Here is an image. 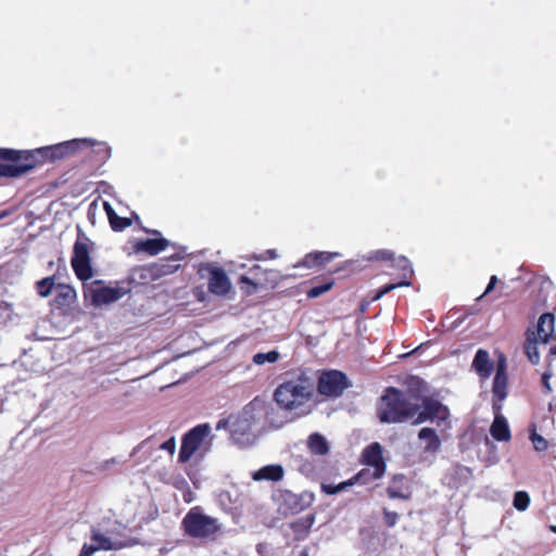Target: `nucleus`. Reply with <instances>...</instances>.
Masks as SVG:
<instances>
[{
    "label": "nucleus",
    "mask_w": 556,
    "mask_h": 556,
    "mask_svg": "<svg viewBox=\"0 0 556 556\" xmlns=\"http://www.w3.org/2000/svg\"><path fill=\"white\" fill-rule=\"evenodd\" d=\"M419 404L412 402L403 391L389 387L379 399L377 417L382 424H401L415 417Z\"/></svg>",
    "instance_id": "obj_1"
},
{
    "label": "nucleus",
    "mask_w": 556,
    "mask_h": 556,
    "mask_svg": "<svg viewBox=\"0 0 556 556\" xmlns=\"http://www.w3.org/2000/svg\"><path fill=\"white\" fill-rule=\"evenodd\" d=\"M314 394L313 379L302 372L296 378L279 384L274 392V399L280 408L291 412L309 402Z\"/></svg>",
    "instance_id": "obj_2"
},
{
    "label": "nucleus",
    "mask_w": 556,
    "mask_h": 556,
    "mask_svg": "<svg viewBox=\"0 0 556 556\" xmlns=\"http://www.w3.org/2000/svg\"><path fill=\"white\" fill-rule=\"evenodd\" d=\"M90 148V139L81 138V139H72L67 141H63L56 144L46 146L41 148H37L34 150H27L31 152L35 161V168L38 165L45 164L47 162H56L64 159H67L79 151H84V149Z\"/></svg>",
    "instance_id": "obj_3"
},
{
    "label": "nucleus",
    "mask_w": 556,
    "mask_h": 556,
    "mask_svg": "<svg viewBox=\"0 0 556 556\" xmlns=\"http://www.w3.org/2000/svg\"><path fill=\"white\" fill-rule=\"evenodd\" d=\"M35 168V161L31 152L0 148V177L18 178Z\"/></svg>",
    "instance_id": "obj_4"
},
{
    "label": "nucleus",
    "mask_w": 556,
    "mask_h": 556,
    "mask_svg": "<svg viewBox=\"0 0 556 556\" xmlns=\"http://www.w3.org/2000/svg\"><path fill=\"white\" fill-rule=\"evenodd\" d=\"M181 526L185 534L193 539H215L222 530L218 520L203 514L198 506L186 514Z\"/></svg>",
    "instance_id": "obj_5"
},
{
    "label": "nucleus",
    "mask_w": 556,
    "mask_h": 556,
    "mask_svg": "<svg viewBox=\"0 0 556 556\" xmlns=\"http://www.w3.org/2000/svg\"><path fill=\"white\" fill-rule=\"evenodd\" d=\"M351 386L348 376L336 369L323 370L317 379L316 390L326 397H339Z\"/></svg>",
    "instance_id": "obj_6"
},
{
    "label": "nucleus",
    "mask_w": 556,
    "mask_h": 556,
    "mask_svg": "<svg viewBox=\"0 0 556 556\" xmlns=\"http://www.w3.org/2000/svg\"><path fill=\"white\" fill-rule=\"evenodd\" d=\"M129 290L121 287H106L102 280H93L84 286V295L88 298L92 305L101 306L118 301L126 295Z\"/></svg>",
    "instance_id": "obj_7"
},
{
    "label": "nucleus",
    "mask_w": 556,
    "mask_h": 556,
    "mask_svg": "<svg viewBox=\"0 0 556 556\" xmlns=\"http://www.w3.org/2000/svg\"><path fill=\"white\" fill-rule=\"evenodd\" d=\"M374 258L376 261H392V262H395L396 264H394L393 266H396V267H399L401 269V275H402V278H403L400 282L388 283V285L382 286L377 291L376 295L372 298L374 301L379 300L384 294L391 292L392 290H394V289H396L399 287L409 286V283H410L409 279L412 277L413 269L410 267L409 261L405 256H401V257L395 260L393 252H391L389 250H379V251L375 252Z\"/></svg>",
    "instance_id": "obj_8"
},
{
    "label": "nucleus",
    "mask_w": 556,
    "mask_h": 556,
    "mask_svg": "<svg viewBox=\"0 0 556 556\" xmlns=\"http://www.w3.org/2000/svg\"><path fill=\"white\" fill-rule=\"evenodd\" d=\"M450 418V409L446 405L431 396H425L419 404V410L415 415L413 425L427 421H446Z\"/></svg>",
    "instance_id": "obj_9"
},
{
    "label": "nucleus",
    "mask_w": 556,
    "mask_h": 556,
    "mask_svg": "<svg viewBox=\"0 0 556 556\" xmlns=\"http://www.w3.org/2000/svg\"><path fill=\"white\" fill-rule=\"evenodd\" d=\"M72 268L80 281H88L93 277L90 251L87 242L76 240L73 247V256L71 258Z\"/></svg>",
    "instance_id": "obj_10"
},
{
    "label": "nucleus",
    "mask_w": 556,
    "mask_h": 556,
    "mask_svg": "<svg viewBox=\"0 0 556 556\" xmlns=\"http://www.w3.org/2000/svg\"><path fill=\"white\" fill-rule=\"evenodd\" d=\"M211 428L208 424H201L189 430L181 440L179 451V462H188L197 450L201 446L203 441L208 437Z\"/></svg>",
    "instance_id": "obj_11"
},
{
    "label": "nucleus",
    "mask_w": 556,
    "mask_h": 556,
    "mask_svg": "<svg viewBox=\"0 0 556 556\" xmlns=\"http://www.w3.org/2000/svg\"><path fill=\"white\" fill-rule=\"evenodd\" d=\"M382 453V446L378 442H372L362 453V463L375 469V477H383L386 473L387 466Z\"/></svg>",
    "instance_id": "obj_12"
},
{
    "label": "nucleus",
    "mask_w": 556,
    "mask_h": 556,
    "mask_svg": "<svg viewBox=\"0 0 556 556\" xmlns=\"http://www.w3.org/2000/svg\"><path fill=\"white\" fill-rule=\"evenodd\" d=\"M207 287L212 294L224 296L230 291L231 282L223 268L210 267Z\"/></svg>",
    "instance_id": "obj_13"
},
{
    "label": "nucleus",
    "mask_w": 556,
    "mask_h": 556,
    "mask_svg": "<svg viewBox=\"0 0 556 556\" xmlns=\"http://www.w3.org/2000/svg\"><path fill=\"white\" fill-rule=\"evenodd\" d=\"M507 362L502 354L496 364V371L493 379L492 392L498 401H503L507 396Z\"/></svg>",
    "instance_id": "obj_14"
},
{
    "label": "nucleus",
    "mask_w": 556,
    "mask_h": 556,
    "mask_svg": "<svg viewBox=\"0 0 556 556\" xmlns=\"http://www.w3.org/2000/svg\"><path fill=\"white\" fill-rule=\"evenodd\" d=\"M494 420L490 427L491 437L498 442H508L511 439V432L507 419L500 413L501 406L493 405Z\"/></svg>",
    "instance_id": "obj_15"
},
{
    "label": "nucleus",
    "mask_w": 556,
    "mask_h": 556,
    "mask_svg": "<svg viewBox=\"0 0 556 556\" xmlns=\"http://www.w3.org/2000/svg\"><path fill=\"white\" fill-rule=\"evenodd\" d=\"M153 264L136 266L128 275V283L132 286H147L157 280Z\"/></svg>",
    "instance_id": "obj_16"
},
{
    "label": "nucleus",
    "mask_w": 556,
    "mask_h": 556,
    "mask_svg": "<svg viewBox=\"0 0 556 556\" xmlns=\"http://www.w3.org/2000/svg\"><path fill=\"white\" fill-rule=\"evenodd\" d=\"M338 255V253H330L324 251L311 252L307 253L302 258V261L295 264L294 267L321 268Z\"/></svg>",
    "instance_id": "obj_17"
},
{
    "label": "nucleus",
    "mask_w": 556,
    "mask_h": 556,
    "mask_svg": "<svg viewBox=\"0 0 556 556\" xmlns=\"http://www.w3.org/2000/svg\"><path fill=\"white\" fill-rule=\"evenodd\" d=\"M471 367L481 379H488L494 369V364L486 350L479 349L476 352Z\"/></svg>",
    "instance_id": "obj_18"
},
{
    "label": "nucleus",
    "mask_w": 556,
    "mask_h": 556,
    "mask_svg": "<svg viewBox=\"0 0 556 556\" xmlns=\"http://www.w3.org/2000/svg\"><path fill=\"white\" fill-rule=\"evenodd\" d=\"M387 494L390 498L409 500L412 493L404 475H395L391 479L390 485L387 488Z\"/></svg>",
    "instance_id": "obj_19"
},
{
    "label": "nucleus",
    "mask_w": 556,
    "mask_h": 556,
    "mask_svg": "<svg viewBox=\"0 0 556 556\" xmlns=\"http://www.w3.org/2000/svg\"><path fill=\"white\" fill-rule=\"evenodd\" d=\"M168 244V240L164 238L138 240L134 244V250L137 253L143 252L153 256L164 251Z\"/></svg>",
    "instance_id": "obj_20"
},
{
    "label": "nucleus",
    "mask_w": 556,
    "mask_h": 556,
    "mask_svg": "<svg viewBox=\"0 0 556 556\" xmlns=\"http://www.w3.org/2000/svg\"><path fill=\"white\" fill-rule=\"evenodd\" d=\"M555 316L552 313H544L540 316L536 325L535 338L541 343H547L554 332Z\"/></svg>",
    "instance_id": "obj_21"
},
{
    "label": "nucleus",
    "mask_w": 556,
    "mask_h": 556,
    "mask_svg": "<svg viewBox=\"0 0 556 556\" xmlns=\"http://www.w3.org/2000/svg\"><path fill=\"white\" fill-rule=\"evenodd\" d=\"M315 514H308L290 522V529L293 531L294 539L296 541H302L308 535L313 525L315 523Z\"/></svg>",
    "instance_id": "obj_22"
},
{
    "label": "nucleus",
    "mask_w": 556,
    "mask_h": 556,
    "mask_svg": "<svg viewBox=\"0 0 556 556\" xmlns=\"http://www.w3.org/2000/svg\"><path fill=\"white\" fill-rule=\"evenodd\" d=\"M311 496L299 495L291 492H287L283 495V502L290 514L295 515L303 511L311 504Z\"/></svg>",
    "instance_id": "obj_23"
},
{
    "label": "nucleus",
    "mask_w": 556,
    "mask_h": 556,
    "mask_svg": "<svg viewBox=\"0 0 556 556\" xmlns=\"http://www.w3.org/2000/svg\"><path fill=\"white\" fill-rule=\"evenodd\" d=\"M103 208L106 213L110 226L113 231L121 232L132 225V219L129 217H121L109 202L103 203Z\"/></svg>",
    "instance_id": "obj_24"
},
{
    "label": "nucleus",
    "mask_w": 556,
    "mask_h": 556,
    "mask_svg": "<svg viewBox=\"0 0 556 556\" xmlns=\"http://www.w3.org/2000/svg\"><path fill=\"white\" fill-rule=\"evenodd\" d=\"M91 541L94 542L99 551H117L128 546L127 543L122 541H113L110 536L101 533L98 530H91Z\"/></svg>",
    "instance_id": "obj_25"
},
{
    "label": "nucleus",
    "mask_w": 556,
    "mask_h": 556,
    "mask_svg": "<svg viewBox=\"0 0 556 556\" xmlns=\"http://www.w3.org/2000/svg\"><path fill=\"white\" fill-rule=\"evenodd\" d=\"M252 477L255 481H280L283 478V468L281 465H267L256 470Z\"/></svg>",
    "instance_id": "obj_26"
},
{
    "label": "nucleus",
    "mask_w": 556,
    "mask_h": 556,
    "mask_svg": "<svg viewBox=\"0 0 556 556\" xmlns=\"http://www.w3.org/2000/svg\"><path fill=\"white\" fill-rule=\"evenodd\" d=\"M418 438L426 441L424 450L427 453H437L441 447V440L433 428H421L418 432Z\"/></svg>",
    "instance_id": "obj_27"
},
{
    "label": "nucleus",
    "mask_w": 556,
    "mask_h": 556,
    "mask_svg": "<svg viewBox=\"0 0 556 556\" xmlns=\"http://www.w3.org/2000/svg\"><path fill=\"white\" fill-rule=\"evenodd\" d=\"M88 151L86 157L93 159L98 164L105 163L111 156V148L103 142H94L90 140V148L85 149Z\"/></svg>",
    "instance_id": "obj_28"
},
{
    "label": "nucleus",
    "mask_w": 556,
    "mask_h": 556,
    "mask_svg": "<svg viewBox=\"0 0 556 556\" xmlns=\"http://www.w3.org/2000/svg\"><path fill=\"white\" fill-rule=\"evenodd\" d=\"M179 261L180 257L178 255H174L169 258L161 260L157 263H152L157 279L177 271L178 268L180 267V264H178Z\"/></svg>",
    "instance_id": "obj_29"
},
{
    "label": "nucleus",
    "mask_w": 556,
    "mask_h": 556,
    "mask_svg": "<svg viewBox=\"0 0 556 556\" xmlns=\"http://www.w3.org/2000/svg\"><path fill=\"white\" fill-rule=\"evenodd\" d=\"M307 446L312 454L324 456L329 452V444L320 433H312L307 440Z\"/></svg>",
    "instance_id": "obj_30"
},
{
    "label": "nucleus",
    "mask_w": 556,
    "mask_h": 556,
    "mask_svg": "<svg viewBox=\"0 0 556 556\" xmlns=\"http://www.w3.org/2000/svg\"><path fill=\"white\" fill-rule=\"evenodd\" d=\"M76 299V292L74 288L68 285L61 283L58 287V293L55 296V301L60 305L68 306Z\"/></svg>",
    "instance_id": "obj_31"
},
{
    "label": "nucleus",
    "mask_w": 556,
    "mask_h": 556,
    "mask_svg": "<svg viewBox=\"0 0 556 556\" xmlns=\"http://www.w3.org/2000/svg\"><path fill=\"white\" fill-rule=\"evenodd\" d=\"M539 342L540 340L535 338V333H532V337H528L525 342V354L533 365L540 363Z\"/></svg>",
    "instance_id": "obj_32"
},
{
    "label": "nucleus",
    "mask_w": 556,
    "mask_h": 556,
    "mask_svg": "<svg viewBox=\"0 0 556 556\" xmlns=\"http://www.w3.org/2000/svg\"><path fill=\"white\" fill-rule=\"evenodd\" d=\"M241 424V419L239 416L230 415L227 418H223L217 421L216 430H226L229 429L232 435H236L239 431L236 427Z\"/></svg>",
    "instance_id": "obj_33"
},
{
    "label": "nucleus",
    "mask_w": 556,
    "mask_h": 556,
    "mask_svg": "<svg viewBox=\"0 0 556 556\" xmlns=\"http://www.w3.org/2000/svg\"><path fill=\"white\" fill-rule=\"evenodd\" d=\"M375 469L372 470L370 468H364L361 471H358L355 476H353L350 481L352 482V485L355 483L359 484H367L371 481L378 480L381 477H375Z\"/></svg>",
    "instance_id": "obj_34"
},
{
    "label": "nucleus",
    "mask_w": 556,
    "mask_h": 556,
    "mask_svg": "<svg viewBox=\"0 0 556 556\" xmlns=\"http://www.w3.org/2000/svg\"><path fill=\"white\" fill-rule=\"evenodd\" d=\"M55 285V278L54 276L46 277L39 281L36 282V290L37 293L41 298H47L51 294V291Z\"/></svg>",
    "instance_id": "obj_35"
},
{
    "label": "nucleus",
    "mask_w": 556,
    "mask_h": 556,
    "mask_svg": "<svg viewBox=\"0 0 556 556\" xmlns=\"http://www.w3.org/2000/svg\"><path fill=\"white\" fill-rule=\"evenodd\" d=\"M298 470L306 477H313L316 473L314 460L309 458L299 457L296 459Z\"/></svg>",
    "instance_id": "obj_36"
},
{
    "label": "nucleus",
    "mask_w": 556,
    "mask_h": 556,
    "mask_svg": "<svg viewBox=\"0 0 556 556\" xmlns=\"http://www.w3.org/2000/svg\"><path fill=\"white\" fill-rule=\"evenodd\" d=\"M514 507L519 511H525L530 505V496L526 491H517L513 500Z\"/></svg>",
    "instance_id": "obj_37"
},
{
    "label": "nucleus",
    "mask_w": 556,
    "mask_h": 556,
    "mask_svg": "<svg viewBox=\"0 0 556 556\" xmlns=\"http://www.w3.org/2000/svg\"><path fill=\"white\" fill-rule=\"evenodd\" d=\"M279 359V353L275 350L267 353H256L253 356V363L256 365H263L265 363H276Z\"/></svg>",
    "instance_id": "obj_38"
},
{
    "label": "nucleus",
    "mask_w": 556,
    "mask_h": 556,
    "mask_svg": "<svg viewBox=\"0 0 556 556\" xmlns=\"http://www.w3.org/2000/svg\"><path fill=\"white\" fill-rule=\"evenodd\" d=\"M332 287H333V281H328V282H325V283H321V285L311 288L306 292V295L308 299H315V298H318L321 294L326 293L327 291H329Z\"/></svg>",
    "instance_id": "obj_39"
},
{
    "label": "nucleus",
    "mask_w": 556,
    "mask_h": 556,
    "mask_svg": "<svg viewBox=\"0 0 556 556\" xmlns=\"http://www.w3.org/2000/svg\"><path fill=\"white\" fill-rule=\"evenodd\" d=\"M351 485H352V482L350 481V479L346 481H343L337 485L323 483L321 491L326 494L333 495V494H337V493L345 490L348 486H351Z\"/></svg>",
    "instance_id": "obj_40"
},
{
    "label": "nucleus",
    "mask_w": 556,
    "mask_h": 556,
    "mask_svg": "<svg viewBox=\"0 0 556 556\" xmlns=\"http://www.w3.org/2000/svg\"><path fill=\"white\" fill-rule=\"evenodd\" d=\"M530 440L533 444L534 450L538 452H544L548 447L547 440L544 437H542L541 434L536 433L535 431H533L530 434Z\"/></svg>",
    "instance_id": "obj_41"
},
{
    "label": "nucleus",
    "mask_w": 556,
    "mask_h": 556,
    "mask_svg": "<svg viewBox=\"0 0 556 556\" xmlns=\"http://www.w3.org/2000/svg\"><path fill=\"white\" fill-rule=\"evenodd\" d=\"M382 514H383L384 523L390 528L394 527L400 518V516L396 511H391V510H388L387 508H383Z\"/></svg>",
    "instance_id": "obj_42"
},
{
    "label": "nucleus",
    "mask_w": 556,
    "mask_h": 556,
    "mask_svg": "<svg viewBox=\"0 0 556 556\" xmlns=\"http://www.w3.org/2000/svg\"><path fill=\"white\" fill-rule=\"evenodd\" d=\"M239 283L247 285L250 287V289L247 290L248 294H252V293L256 292L257 288H258L257 283H255L251 278H249L248 276H244V275H242L240 277Z\"/></svg>",
    "instance_id": "obj_43"
},
{
    "label": "nucleus",
    "mask_w": 556,
    "mask_h": 556,
    "mask_svg": "<svg viewBox=\"0 0 556 556\" xmlns=\"http://www.w3.org/2000/svg\"><path fill=\"white\" fill-rule=\"evenodd\" d=\"M98 551H99V547L97 545L85 543L83 545L78 556H92Z\"/></svg>",
    "instance_id": "obj_44"
},
{
    "label": "nucleus",
    "mask_w": 556,
    "mask_h": 556,
    "mask_svg": "<svg viewBox=\"0 0 556 556\" xmlns=\"http://www.w3.org/2000/svg\"><path fill=\"white\" fill-rule=\"evenodd\" d=\"M497 282H498L497 277L495 275H492L490 277V281H489L484 292L482 293V295L479 296V300L484 298V296H486V295H489L494 290V288L497 285Z\"/></svg>",
    "instance_id": "obj_45"
},
{
    "label": "nucleus",
    "mask_w": 556,
    "mask_h": 556,
    "mask_svg": "<svg viewBox=\"0 0 556 556\" xmlns=\"http://www.w3.org/2000/svg\"><path fill=\"white\" fill-rule=\"evenodd\" d=\"M161 448L164 450V451H167L169 454H174L175 450H176V441H175V438L172 437L169 438L168 440H166L165 442H163L161 444Z\"/></svg>",
    "instance_id": "obj_46"
},
{
    "label": "nucleus",
    "mask_w": 556,
    "mask_h": 556,
    "mask_svg": "<svg viewBox=\"0 0 556 556\" xmlns=\"http://www.w3.org/2000/svg\"><path fill=\"white\" fill-rule=\"evenodd\" d=\"M551 377H552V374H549V372H544V374L542 375V384H543V387H544V389H545V391H546L547 393H551V392H552V387H551V384H549V379H551Z\"/></svg>",
    "instance_id": "obj_47"
},
{
    "label": "nucleus",
    "mask_w": 556,
    "mask_h": 556,
    "mask_svg": "<svg viewBox=\"0 0 556 556\" xmlns=\"http://www.w3.org/2000/svg\"><path fill=\"white\" fill-rule=\"evenodd\" d=\"M408 384L410 388H416L419 390L424 386V381L418 377H410L408 380Z\"/></svg>",
    "instance_id": "obj_48"
},
{
    "label": "nucleus",
    "mask_w": 556,
    "mask_h": 556,
    "mask_svg": "<svg viewBox=\"0 0 556 556\" xmlns=\"http://www.w3.org/2000/svg\"><path fill=\"white\" fill-rule=\"evenodd\" d=\"M266 255H267V258L274 260L277 257V252H276V250H267Z\"/></svg>",
    "instance_id": "obj_49"
},
{
    "label": "nucleus",
    "mask_w": 556,
    "mask_h": 556,
    "mask_svg": "<svg viewBox=\"0 0 556 556\" xmlns=\"http://www.w3.org/2000/svg\"><path fill=\"white\" fill-rule=\"evenodd\" d=\"M556 356V345H552L548 350L547 357Z\"/></svg>",
    "instance_id": "obj_50"
},
{
    "label": "nucleus",
    "mask_w": 556,
    "mask_h": 556,
    "mask_svg": "<svg viewBox=\"0 0 556 556\" xmlns=\"http://www.w3.org/2000/svg\"><path fill=\"white\" fill-rule=\"evenodd\" d=\"M184 498H185V501H186L187 503H189V502H191V501H192V497H191V495H190V494H189V495L185 494V495H184Z\"/></svg>",
    "instance_id": "obj_51"
},
{
    "label": "nucleus",
    "mask_w": 556,
    "mask_h": 556,
    "mask_svg": "<svg viewBox=\"0 0 556 556\" xmlns=\"http://www.w3.org/2000/svg\"><path fill=\"white\" fill-rule=\"evenodd\" d=\"M299 556H309L307 549H303L300 552Z\"/></svg>",
    "instance_id": "obj_52"
},
{
    "label": "nucleus",
    "mask_w": 556,
    "mask_h": 556,
    "mask_svg": "<svg viewBox=\"0 0 556 556\" xmlns=\"http://www.w3.org/2000/svg\"><path fill=\"white\" fill-rule=\"evenodd\" d=\"M549 530H551L553 533H556V526H549Z\"/></svg>",
    "instance_id": "obj_53"
},
{
    "label": "nucleus",
    "mask_w": 556,
    "mask_h": 556,
    "mask_svg": "<svg viewBox=\"0 0 556 556\" xmlns=\"http://www.w3.org/2000/svg\"><path fill=\"white\" fill-rule=\"evenodd\" d=\"M7 215H8V213H7V212H2V213L0 214V219H1L2 217L7 216Z\"/></svg>",
    "instance_id": "obj_54"
},
{
    "label": "nucleus",
    "mask_w": 556,
    "mask_h": 556,
    "mask_svg": "<svg viewBox=\"0 0 556 556\" xmlns=\"http://www.w3.org/2000/svg\"><path fill=\"white\" fill-rule=\"evenodd\" d=\"M132 216H135L136 219H139V216L136 213H132Z\"/></svg>",
    "instance_id": "obj_55"
},
{
    "label": "nucleus",
    "mask_w": 556,
    "mask_h": 556,
    "mask_svg": "<svg viewBox=\"0 0 556 556\" xmlns=\"http://www.w3.org/2000/svg\"><path fill=\"white\" fill-rule=\"evenodd\" d=\"M152 232L155 235H160V231H157V230H153Z\"/></svg>",
    "instance_id": "obj_56"
}]
</instances>
